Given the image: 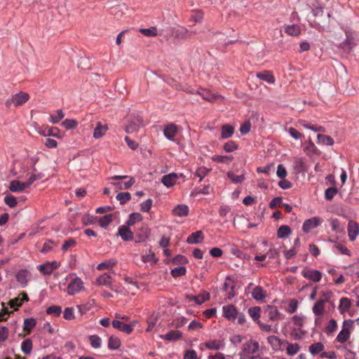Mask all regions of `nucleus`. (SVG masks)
<instances>
[{
  "instance_id": "23",
  "label": "nucleus",
  "mask_w": 359,
  "mask_h": 359,
  "mask_svg": "<svg viewBox=\"0 0 359 359\" xmlns=\"http://www.w3.org/2000/svg\"><path fill=\"white\" fill-rule=\"evenodd\" d=\"M257 77L261 80L265 81L269 83H275V77L269 71H263L257 74Z\"/></svg>"
},
{
  "instance_id": "40",
  "label": "nucleus",
  "mask_w": 359,
  "mask_h": 359,
  "mask_svg": "<svg viewBox=\"0 0 359 359\" xmlns=\"http://www.w3.org/2000/svg\"><path fill=\"white\" fill-rule=\"evenodd\" d=\"M291 233V229L289 226L282 225L277 231V236L279 238H283L288 236Z\"/></svg>"
},
{
  "instance_id": "30",
  "label": "nucleus",
  "mask_w": 359,
  "mask_h": 359,
  "mask_svg": "<svg viewBox=\"0 0 359 359\" xmlns=\"http://www.w3.org/2000/svg\"><path fill=\"white\" fill-rule=\"evenodd\" d=\"M306 334V332L302 330V328H291L290 336L293 340H300L303 339Z\"/></svg>"
},
{
  "instance_id": "55",
  "label": "nucleus",
  "mask_w": 359,
  "mask_h": 359,
  "mask_svg": "<svg viewBox=\"0 0 359 359\" xmlns=\"http://www.w3.org/2000/svg\"><path fill=\"white\" fill-rule=\"evenodd\" d=\"M294 169L299 173L307 170L306 166L302 158H299L294 162Z\"/></svg>"
},
{
  "instance_id": "12",
  "label": "nucleus",
  "mask_w": 359,
  "mask_h": 359,
  "mask_svg": "<svg viewBox=\"0 0 359 359\" xmlns=\"http://www.w3.org/2000/svg\"><path fill=\"white\" fill-rule=\"evenodd\" d=\"M142 125V120L140 117H137L133 121H131L130 123L125 127V131L127 133H133L139 130Z\"/></svg>"
},
{
  "instance_id": "13",
  "label": "nucleus",
  "mask_w": 359,
  "mask_h": 359,
  "mask_svg": "<svg viewBox=\"0 0 359 359\" xmlns=\"http://www.w3.org/2000/svg\"><path fill=\"white\" fill-rule=\"evenodd\" d=\"M111 324L114 328L126 334H130L133 330V329L131 327V325L123 323L118 320H114Z\"/></svg>"
},
{
  "instance_id": "60",
  "label": "nucleus",
  "mask_w": 359,
  "mask_h": 359,
  "mask_svg": "<svg viewBox=\"0 0 359 359\" xmlns=\"http://www.w3.org/2000/svg\"><path fill=\"white\" fill-rule=\"evenodd\" d=\"M62 126L67 130L74 129L76 127L77 123L74 119H65L62 123Z\"/></svg>"
},
{
  "instance_id": "32",
  "label": "nucleus",
  "mask_w": 359,
  "mask_h": 359,
  "mask_svg": "<svg viewBox=\"0 0 359 359\" xmlns=\"http://www.w3.org/2000/svg\"><path fill=\"white\" fill-rule=\"evenodd\" d=\"M150 234V230L147 226H142L139 229L138 233H137V237L139 238V240L137 241V243L139 242H143L149 236Z\"/></svg>"
},
{
  "instance_id": "9",
  "label": "nucleus",
  "mask_w": 359,
  "mask_h": 359,
  "mask_svg": "<svg viewBox=\"0 0 359 359\" xmlns=\"http://www.w3.org/2000/svg\"><path fill=\"white\" fill-rule=\"evenodd\" d=\"M345 34L346 39L341 43L340 47L349 52L355 45V39L350 31L346 30Z\"/></svg>"
},
{
  "instance_id": "64",
  "label": "nucleus",
  "mask_w": 359,
  "mask_h": 359,
  "mask_svg": "<svg viewBox=\"0 0 359 359\" xmlns=\"http://www.w3.org/2000/svg\"><path fill=\"white\" fill-rule=\"evenodd\" d=\"M304 151L306 152L307 154L311 155L316 154L317 148L314 143L309 140L304 148Z\"/></svg>"
},
{
  "instance_id": "25",
  "label": "nucleus",
  "mask_w": 359,
  "mask_h": 359,
  "mask_svg": "<svg viewBox=\"0 0 359 359\" xmlns=\"http://www.w3.org/2000/svg\"><path fill=\"white\" fill-rule=\"evenodd\" d=\"M182 336V332L180 330H170L165 335L161 336V338L167 341H176L180 339Z\"/></svg>"
},
{
  "instance_id": "3",
  "label": "nucleus",
  "mask_w": 359,
  "mask_h": 359,
  "mask_svg": "<svg viewBox=\"0 0 359 359\" xmlns=\"http://www.w3.org/2000/svg\"><path fill=\"white\" fill-rule=\"evenodd\" d=\"M83 287V283L80 278H74L68 285L67 288V293L70 295H74L80 292Z\"/></svg>"
},
{
  "instance_id": "6",
  "label": "nucleus",
  "mask_w": 359,
  "mask_h": 359,
  "mask_svg": "<svg viewBox=\"0 0 359 359\" xmlns=\"http://www.w3.org/2000/svg\"><path fill=\"white\" fill-rule=\"evenodd\" d=\"M302 275L315 283H318L322 278V273L318 270L306 269L302 271Z\"/></svg>"
},
{
  "instance_id": "52",
  "label": "nucleus",
  "mask_w": 359,
  "mask_h": 359,
  "mask_svg": "<svg viewBox=\"0 0 359 359\" xmlns=\"http://www.w3.org/2000/svg\"><path fill=\"white\" fill-rule=\"evenodd\" d=\"M131 198V195L129 192H121L118 193L116 196V199L119 201L120 204L123 205L127 201H130Z\"/></svg>"
},
{
  "instance_id": "62",
  "label": "nucleus",
  "mask_w": 359,
  "mask_h": 359,
  "mask_svg": "<svg viewBox=\"0 0 359 359\" xmlns=\"http://www.w3.org/2000/svg\"><path fill=\"white\" fill-rule=\"evenodd\" d=\"M97 221V217L90 215H85L82 217V222L84 225H90L95 223Z\"/></svg>"
},
{
  "instance_id": "39",
  "label": "nucleus",
  "mask_w": 359,
  "mask_h": 359,
  "mask_svg": "<svg viewBox=\"0 0 359 359\" xmlns=\"http://www.w3.org/2000/svg\"><path fill=\"white\" fill-rule=\"evenodd\" d=\"M261 308L259 306L250 307L248 309V313L254 321L258 323L260 317Z\"/></svg>"
},
{
  "instance_id": "29",
  "label": "nucleus",
  "mask_w": 359,
  "mask_h": 359,
  "mask_svg": "<svg viewBox=\"0 0 359 359\" xmlns=\"http://www.w3.org/2000/svg\"><path fill=\"white\" fill-rule=\"evenodd\" d=\"M284 344L287 345L286 353L288 355L292 356L297 354L300 350V346L297 343L292 344L285 341Z\"/></svg>"
},
{
  "instance_id": "31",
  "label": "nucleus",
  "mask_w": 359,
  "mask_h": 359,
  "mask_svg": "<svg viewBox=\"0 0 359 359\" xmlns=\"http://www.w3.org/2000/svg\"><path fill=\"white\" fill-rule=\"evenodd\" d=\"M135 180L134 177H130L129 181L125 182H113L111 183L117 189H128L135 183Z\"/></svg>"
},
{
  "instance_id": "24",
  "label": "nucleus",
  "mask_w": 359,
  "mask_h": 359,
  "mask_svg": "<svg viewBox=\"0 0 359 359\" xmlns=\"http://www.w3.org/2000/svg\"><path fill=\"white\" fill-rule=\"evenodd\" d=\"M234 133V128L229 124H224L221 128V138L227 139L231 137Z\"/></svg>"
},
{
  "instance_id": "37",
  "label": "nucleus",
  "mask_w": 359,
  "mask_h": 359,
  "mask_svg": "<svg viewBox=\"0 0 359 359\" xmlns=\"http://www.w3.org/2000/svg\"><path fill=\"white\" fill-rule=\"evenodd\" d=\"M325 346L323 345V343L321 342H317V343H313L310 346H309V351L310 353L315 355H317L318 353H320V352H322L324 349Z\"/></svg>"
},
{
  "instance_id": "27",
  "label": "nucleus",
  "mask_w": 359,
  "mask_h": 359,
  "mask_svg": "<svg viewBox=\"0 0 359 359\" xmlns=\"http://www.w3.org/2000/svg\"><path fill=\"white\" fill-rule=\"evenodd\" d=\"M36 325V320L34 318H25L23 323V330L27 334H30Z\"/></svg>"
},
{
  "instance_id": "22",
  "label": "nucleus",
  "mask_w": 359,
  "mask_h": 359,
  "mask_svg": "<svg viewBox=\"0 0 359 359\" xmlns=\"http://www.w3.org/2000/svg\"><path fill=\"white\" fill-rule=\"evenodd\" d=\"M172 213L175 216L185 217L189 213V207L187 205H177L173 210Z\"/></svg>"
},
{
  "instance_id": "20",
  "label": "nucleus",
  "mask_w": 359,
  "mask_h": 359,
  "mask_svg": "<svg viewBox=\"0 0 359 359\" xmlns=\"http://www.w3.org/2000/svg\"><path fill=\"white\" fill-rule=\"evenodd\" d=\"M107 130V125H102L100 122H98L95 128L94 129L93 137L95 139H99L106 133Z\"/></svg>"
},
{
  "instance_id": "36",
  "label": "nucleus",
  "mask_w": 359,
  "mask_h": 359,
  "mask_svg": "<svg viewBox=\"0 0 359 359\" xmlns=\"http://www.w3.org/2000/svg\"><path fill=\"white\" fill-rule=\"evenodd\" d=\"M337 327V321L334 319H331L330 320H329L325 328V332L327 334V335L330 336L335 332Z\"/></svg>"
},
{
  "instance_id": "58",
  "label": "nucleus",
  "mask_w": 359,
  "mask_h": 359,
  "mask_svg": "<svg viewBox=\"0 0 359 359\" xmlns=\"http://www.w3.org/2000/svg\"><path fill=\"white\" fill-rule=\"evenodd\" d=\"M4 203L10 208H14L17 205L16 198L11 194H8L4 198Z\"/></svg>"
},
{
  "instance_id": "48",
  "label": "nucleus",
  "mask_w": 359,
  "mask_h": 359,
  "mask_svg": "<svg viewBox=\"0 0 359 359\" xmlns=\"http://www.w3.org/2000/svg\"><path fill=\"white\" fill-rule=\"evenodd\" d=\"M46 313L48 315H53L55 316H60L62 313V307L60 306L52 305L47 308Z\"/></svg>"
},
{
  "instance_id": "8",
  "label": "nucleus",
  "mask_w": 359,
  "mask_h": 359,
  "mask_svg": "<svg viewBox=\"0 0 359 359\" xmlns=\"http://www.w3.org/2000/svg\"><path fill=\"white\" fill-rule=\"evenodd\" d=\"M190 94H198L200 95L203 99L205 100H207L210 102H213L215 101L216 97H218V95H212L209 90L207 89L201 88L198 90L194 91L193 90H189L188 92Z\"/></svg>"
},
{
  "instance_id": "14",
  "label": "nucleus",
  "mask_w": 359,
  "mask_h": 359,
  "mask_svg": "<svg viewBox=\"0 0 359 359\" xmlns=\"http://www.w3.org/2000/svg\"><path fill=\"white\" fill-rule=\"evenodd\" d=\"M186 297L189 300L194 301L197 304L200 305L210 299V294L206 291H203V292L199 295L193 296L187 294Z\"/></svg>"
},
{
  "instance_id": "15",
  "label": "nucleus",
  "mask_w": 359,
  "mask_h": 359,
  "mask_svg": "<svg viewBox=\"0 0 359 359\" xmlns=\"http://www.w3.org/2000/svg\"><path fill=\"white\" fill-rule=\"evenodd\" d=\"M29 271L26 269H22L17 272L15 278L17 281L20 283L22 287L27 286L28 280L27 276Z\"/></svg>"
},
{
  "instance_id": "57",
  "label": "nucleus",
  "mask_w": 359,
  "mask_h": 359,
  "mask_svg": "<svg viewBox=\"0 0 359 359\" xmlns=\"http://www.w3.org/2000/svg\"><path fill=\"white\" fill-rule=\"evenodd\" d=\"M91 346L93 348H98L101 346V338L97 335H91L89 337Z\"/></svg>"
},
{
  "instance_id": "28",
  "label": "nucleus",
  "mask_w": 359,
  "mask_h": 359,
  "mask_svg": "<svg viewBox=\"0 0 359 359\" xmlns=\"http://www.w3.org/2000/svg\"><path fill=\"white\" fill-rule=\"evenodd\" d=\"M163 132H164V135L168 140H172L175 136V135L177 134V126L175 124L172 123V124H170V125L167 126L164 128Z\"/></svg>"
},
{
  "instance_id": "51",
  "label": "nucleus",
  "mask_w": 359,
  "mask_h": 359,
  "mask_svg": "<svg viewBox=\"0 0 359 359\" xmlns=\"http://www.w3.org/2000/svg\"><path fill=\"white\" fill-rule=\"evenodd\" d=\"M210 170L211 169H208L205 167H201L196 170L194 175L199 177V182H201Z\"/></svg>"
},
{
  "instance_id": "18",
  "label": "nucleus",
  "mask_w": 359,
  "mask_h": 359,
  "mask_svg": "<svg viewBox=\"0 0 359 359\" xmlns=\"http://www.w3.org/2000/svg\"><path fill=\"white\" fill-rule=\"evenodd\" d=\"M203 234L201 231H197L192 233L187 240V242L189 244H197L200 243L203 241Z\"/></svg>"
},
{
  "instance_id": "33",
  "label": "nucleus",
  "mask_w": 359,
  "mask_h": 359,
  "mask_svg": "<svg viewBox=\"0 0 359 359\" xmlns=\"http://www.w3.org/2000/svg\"><path fill=\"white\" fill-rule=\"evenodd\" d=\"M33 347L32 341L30 339H25L21 344V350L25 355H29Z\"/></svg>"
},
{
  "instance_id": "44",
  "label": "nucleus",
  "mask_w": 359,
  "mask_h": 359,
  "mask_svg": "<svg viewBox=\"0 0 359 359\" xmlns=\"http://www.w3.org/2000/svg\"><path fill=\"white\" fill-rule=\"evenodd\" d=\"M111 276L110 274L104 273L97 279V283L99 285H109L111 283Z\"/></svg>"
},
{
  "instance_id": "45",
  "label": "nucleus",
  "mask_w": 359,
  "mask_h": 359,
  "mask_svg": "<svg viewBox=\"0 0 359 359\" xmlns=\"http://www.w3.org/2000/svg\"><path fill=\"white\" fill-rule=\"evenodd\" d=\"M121 346V341L118 337H111L108 341V348L111 350H116Z\"/></svg>"
},
{
  "instance_id": "47",
  "label": "nucleus",
  "mask_w": 359,
  "mask_h": 359,
  "mask_svg": "<svg viewBox=\"0 0 359 359\" xmlns=\"http://www.w3.org/2000/svg\"><path fill=\"white\" fill-rule=\"evenodd\" d=\"M203 18V12L201 10L192 11V14L190 16V20L195 22H201Z\"/></svg>"
},
{
  "instance_id": "38",
  "label": "nucleus",
  "mask_w": 359,
  "mask_h": 359,
  "mask_svg": "<svg viewBox=\"0 0 359 359\" xmlns=\"http://www.w3.org/2000/svg\"><path fill=\"white\" fill-rule=\"evenodd\" d=\"M114 215L112 214L105 215L100 217L98 220L99 224L102 228H107L108 225L113 221Z\"/></svg>"
},
{
  "instance_id": "26",
  "label": "nucleus",
  "mask_w": 359,
  "mask_h": 359,
  "mask_svg": "<svg viewBox=\"0 0 359 359\" xmlns=\"http://www.w3.org/2000/svg\"><path fill=\"white\" fill-rule=\"evenodd\" d=\"M267 341L269 344H271L273 349L277 350L280 348L281 346L285 344V341L281 340L280 338H278L276 336H269L267 338Z\"/></svg>"
},
{
  "instance_id": "1",
  "label": "nucleus",
  "mask_w": 359,
  "mask_h": 359,
  "mask_svg": "<svg viewBox=\"0 0 359 359\" xmlns=\"http://www.w3.org/2000/svg\"><path fill=\"white\" fill-rule=\"evenodd\" d=\"M29 98V95L28 93L25 92H20L13 95L11 99L6 100V105L7 107H11L12 105L18 107L27 102Z\"/></svg>"
},
{
  "instance_id": "10",
  "label": "nucleus",
  "mask_w": 359,
  "mask_h": 359,
  "mask_svg": "<svg viewBox=\"0 0 359 359\" xmlns=\"http://www.w3.org/2000/svg\"><path fill=\"white\" fill-rule=\"evenodd\" d=\"M348 233L350 241H354L359 234V225L354 221H349L348 224Z\"/></svg>"
},
{
  "instance_id": "34",
  "label": "nucleus",
  "mask_w": 359,
  "mask_h": 359,
  "mask_svg": "<svg viewBox=\"0 0 359 359\" xmlns=\"http://www.w3.org/2000/svg\"><path fill=\"white\" fill-rule=\"evenodd\" d=\"M351 299L347 297H343L340 299V304L339 309L341 313H344L351 308Z\"/></svg>"
},
{
  "instance_id": "43",
  "label": "nucleus",
  "mask_w": 359,
  "mask_h": 359,
  "mask_svg": "<svg viewBox=\"0 0 359 359\" xmlns=\"http://www.w3.org/2000/svg\"><path fill=\"white\" fill-rule=\"evenodd\" d=\"M351 336V332L341 330L337 337V341L341 344H344L347 341Z\"/></svg>"
},
{
  "instance_id": "35",
  "label": "nucleus",
  "mask_w": 359,
  "mask_h": 359,
  "mask_svg": "<svg viewBox=\"0 0 359 359\" xmlns=\"http://www.w3.org/2000/svg\"><path fill=\"white\" fill-rule=\"evenodd\" d=\"M318 143L323 145L332 146L334 144V140L328 135L318 134L317 136Z\"/></svg>"
},
{
  "instance_id": "19",
  "label": "nucleus",
  "mask_w": 359,
  "mask_h": 359,
  "mask_svg": "<svg viewBox=\"0 0 359 359\" xmlns=\"http://www.w3.org/2000/svg\"><path fill=\"white\" fill-rule=\"evenodd\" d=\"M319 225V219L317 217H313L311 219H306L302 226V229L304 232H309L312 229Z\"/></svg>"
},
{
  "instance_id": "16",
  "label": "nucleus",
  "mask_w": 359,
  "mask_h": 359,
  "mask_svg": "<svg viewBox=\"0 0 359 359\" xmlns=\"http://www.w3.org/2000/svg\"><path fill=\"white\" fill-rule=\"evenodd\" d=\"M252 297L257 301H261L266 298V292L261 286L255 287L251 292Z\"/></svg>"
},
{
  "instance_id": "11",
  "label": "nucleus",
  "mask_w": 359,
  "mask_h": 359,
  "mask_svg": "<svg viewBox=\"0 0 359 359\" xmlns=\"http://www.w3.org/2000/svg\"><path fill=\"white\" fill-rule=\"evenodd\" d=\"M224 316L231 320H235L238 315L236 308L233 305H227L223 306Z\"/></svg>"
},
{
  "instance_id": "50",
  "label": "nucleus",
  "mask_w": 359,
  "mask_h": 359,
  "mask_svg": "<svg viewBox=\"0 0 359 359\" xmlns=\"http://www.w3.org/2000/svg\"><path fill=\"white\" fill-rule=\"evenodd\" d=\"M227 176L232 181V182L236 184L241 183L245 180L244 174H242L241 175H236L231 171H229L227 172Z\"/></svg>"
},
{
  "instance_id": "54",
  "label": "nucleus",
  "mask_w": 359,
  "mask_h": 359,
  "mask_svg": "<svg viewBox=\"0 0 359 359\" xmlns=\"http://www.w3.org/2000/svg\"><path fill=\"white\" fill-rule=\"evenodd\" d=\"M204 345L211 350H219L222 347V343L217 340H210L204 344Z\"/></svg>"
},
{
  "instance_id": "21",
  "label": "nucleus",
  "mask_w": 359,
  "mask_h": 359,
  "mask_svg": "<svg viewBox=\"0 0 359 359\" xmlns=\"http://www.w3.org/2000/svg\"><path fill=\"white\" fill-rule=\"evenodd\" d=\"M325 300L318 299L313 305L312 311L316 316H321L325 312Z\"/></svg>"
},
{
  "instance_id": "53",
  "label": "nucleus",
  "mask_w": 359,
  "mask_h": 359,
  "mask_svg": "<svg viewBox=\"0 0 359 359\" xmlns=\"http://www.w3.org/2000/svg\"><path fill=\"white\" fill-rule=\"evenodd\" d=\"M187 269L184 266H181L179 267H176L171 270L170 273L172 277L177 278L181 276H184L186 274Z\"/></svg>"
},
{
  "instance_id": "4",
  "label": "nucleus",
  "mask_w": 359,
  "mask_h": 359,
  "mask_svg": "<svg viewBox=\"0 0 359 359\" xmlns=\"http://www.w3.org/2000/svg\"><path fill=\"white\" fill-rule=\"evenodd\" d=\"M264 314L271 320H278L283 318L282 314L275 306L268 305L264 309Z\"/></svg>"
},
{
  "instance_id": "5",
  "label": "nucleus",
  "mask_w": 359,
  "mask_h": 359,
  "mask_svg": "<svg viewBox=\"0 0 359 359\" xmlns=\"http://www.w3.org/2000/svg\"><path fill=\"white\" fill-rule=\"evenodd\" d=\"M117 236H121L124 241H132L134 238L133 232L126 225H122L118 227Z\"/></svg>"
},
{
  "instance_id": "17",
  "label": "nucleus",
  "mask_w": 359,
  "mask_h": 359,
  "mask_svg": "<svg viewBox=\"0 0 359 359\" xmlns=\"http://www.w3.org/2000/svg\"><path fill=\"white\" fill-rule=\"evenodd\" d=\"M177 179L178 176L177 174L170 173L163 176L161 182L165 187H171L176 183Z\"/></svg>"
},
{
  "instance_id": "63",
  "label": "nucleus",
  "mask_w": 359,
  "mask_h": 359,
  "mask_svg": "<svg viewBox=\"0 0 359 359\" xmlns=\"http://www.w3.org/2000/svg\"><path fill=\"white\" fill-rule=\"evenodd\" d=\"M298 307V301L295 299H292L289 302L287 311L290 313H294Z\"/></svg>"
},
{
  "instance_id": "59",
  "label": "nucleus",
  "mask_w": 359,
  "mask_h": 359,
  "mask_svg": "<svg viewBox=\"0 0 359 359\" xmlns=\"http://www.w3.org/2000/svg\"><path fill=\"white\" fill-rule=\"evenodd\" d=\"M337 189L335 187H330L325 190V198L327 201H331L334 196L337 194Z\"/></svg>"
},
{
  "instance_id": "56",
  "label": "nucleus",
  "mask_w": 359,
  "mask_h": 359,
  "mask_svg": "<svg viewBox=\"0 0 359 359\" xmlns=\"http://www.w3.org/2000/svg\"><path fill=\"white\" fill-rule=\"evenodd\" d=\"M57 115H50L49 121L52 123H57L64 118V113L62 109H57L56 111Z\"/></svg>"
},
{
  "instance_id": "46",
  "label": "nucleus",
  "mask_w": 359,
  "mask_h": 359,
  "mask_svg": "<svg viewBox=\"0 0 359 359\" xmlns=\"http://www.w3.org/2000/svg\"><path fill=\"white\" fill-rule=\"evenodd\" d=\"M300 32V27L297 25H288L285 27V32L290 36H297Z\"/></svg>"
},
{
  "instance_id": "2",
  "label": "nucleus",
  "mask_w": 359,
  "mask_h": 359,
  "mask_svg": "<svg viewBox=\"0 0 359 359\" xmlns=\"http://www.w3.org/2000/svg\"><path fill=\"white\" fill-rule=\"evenodd\" d=\"M196 33V32L190 31L184 27H180L173 30L174 36L178 40H186L190 39Z\"/></svg>"
},
{
  "instance_id": "41",
  "label": "nucleus",
  "mask_w": 359,
  "mask_h": 359,
  "mask_svg": "<svg viewBox=\"0 0 359 359\" xmlns=\"http://www.w3.org/2000/svg\"><path fill=\"white\" fill-rule=\"evenodd\" d=\"M142 219V217L140 213H131L129 215V218L126 222V226H133L136 222H140Z\"/></svg>"
},
{
  "instance_id": "49",
  "label": "nucleus",
  "mask_w": 359,
  "mask_h": 359,
  "mask_svg": "<svg viewBox=\"0 0 359 359\" xmlns=\"http://www.w3.org/2000/svg\"><path fill=\"white\" fill-rule=\"evenodd\" d=\"M140 32L147 36H156L158 34L157 29L155 27L141 28Z\"/></svg>"
},
{
  "instance_id": "42",
  "label": "nucleus",
  "mask_w": 359,
  "mask_h": 359,
  "mask_svg": "<svg viewBox=\"0 0 359 359\" xmlns=\"http://www.w3.org/2000/svg\"><path fill=\"white\" fill-rule=\"evenodd\" d=\"M233 157L231 156H219L215 155L212 157V160L214 162L222 163L229 164L232 161Z\"/></svg>"
},
{
  "instance_id": "7",
  "label": "nucleus",
  "mask_w": 359,
  "mask_h": 359,
  "mask_svg": "<svg viewBox=\"0 0 359 359\" xmlns=\"http://www.w3.org/2000/svg\"><path fill=\"white\" fill-rule=\"evenodd\" d=\"M29 187L30 184L28 181L22 182L18 180H13L10 183L9 189L12 192H22Z\"/></svg>"
},
{
  "instance_id": "61",
  "label": "nucleus",
  "mask_w": 359,
  "mask_h": 359,
  "mask_svg": "<svg viewBox=\"0 0 359 359\" xmlns=\"http://www.w3.org/2000/svg\"><path fill=\"white\" fill-rule=\"evenodd\" d=\"M39 270L45 275H50L53 273V269L48 262L39 265Z\"/></svg>"
}]
</instances>
